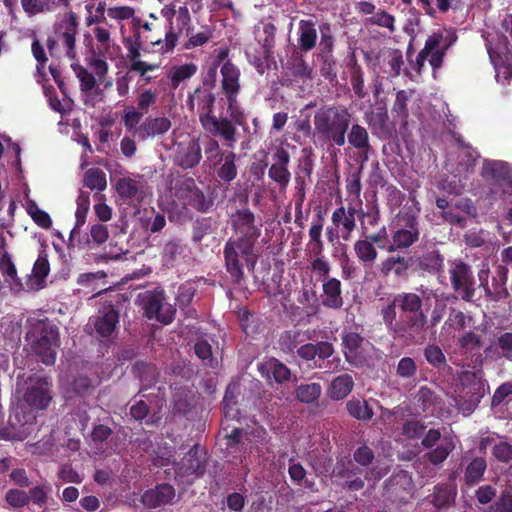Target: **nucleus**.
Returning a JSON list of instances; mask_svg holds the SVG:
<instances>
[{
  "label": "nucleus",
  "mask_w": 512,
  "mask_h": 512,
  "mask_svg": "<svg viewBox=\"0 0 512 512\" xmlns=\"http://www.w3.org/2000/svg\"><path fill=\"white\" fill-rule=\"evenodd\" d=\"M234 237L224 245L225 267L234 285L245 279L244 267L254 271L258 262L257 243L262 235V222L250 208H238L230 216Z\"/></svg>",
  "instance_id": "obj_1"
},
{
  "label": "nucleus",
  "mask_w": 512,
  "mask_h": 512,
  "mask_svg": "<svg viewBox=\"0 0 512 512\" xmlns=\"http://www.w3.org/2000/svg\"><path fill=\"white\" fill-rule=\"evenodd\" d=\"M380 316L393 339L408 341L420 333L427 323L422 299L414 292H401L382 306Z\"/></svg>",
  "instance_id": "obj_2"
},
{
  "label": "nucleus",
  "mask_w": 512,
  "mask_h": 512,
  "mask_svg": "<svg viewBox=\"0 0 512 512\" xmlns=\"http://www.w3.org/2000/svg\"><path fill=\"white\" fill-rule=\"evenodd\" d=\"M216 81V68H210L201 86L187 94L186 106L192 113H197L200 125L209 135L233 134V128L227 117H217L214 113L216 96L213 93Z\"/></svg>",
  "instance_id": "obj_3"
},
{
  "label": "nucleus",
  "mask_w": 512,
  "mask_h": 512,
  "mask_svg": "<svg viewBox=\"0 0 512 512\" xmlns=\"http://www.w3.org/2000/svg\"><path fill=\"white\" fill-rule=\"evenodd\" d=\"M353 120V113L344 105L329 104L314 115V135L328 146L343 147Z\"/></svg>",
  "instance_id": "obj_4"
},
{
  "label": "nucleus",
  "mask_w": 512,
  "mask_h": 512,
  "mask_svg": "<svg viewBox=\"0 0 512 512\" xmlns=\"http://www.w3.org/2000/svg\"><path fill=\"white\" fill-rule=\"evenodd\" d=\"M25 338L42 364L46 366L55 364L60 337L59 328L51 319L37 318V316L27 318Z\"/></svg>",
  "instance_id": "obj_5"
},
{
  "label": "nucleus",
  "mask_w": 512,
  "mask_h": 512,
  "mask_svg": "<svg viewBox=\"0 0 512 512\" xmlns=\"http://www.w3.org/2000/svg\"><path fill=\"white\" fill-rule=\"evenodd\" d=\"M161 15L168 20V31L163 40L157 38L150 42L154 46H160V50L164 53L172 52L183 33L185 36H189L191 16L185 5L179 7L178 10L175 9V6L166 7L161 10Z\"/></svg>",
  "instance_id": "obj_6"
},
{
  "label": "nucleus",
  "mask_w": 512,
  "mask_h": 512,
  "mask_svg": "<svg viewBox=\"0 0 512 512\" xmlns=\"http://www.w3.org/2000/svg\"><path fill=\"white\" fill-rule=\"evenodd\" d=\"M55 37L46 39V47L48 52L53 56L54 50L60 43L69 60L76 59V36L79 34V16L74 12H66L54 24Z\"/></svg>",
  "instance_id": "obj_7"
},
{
  "label": "nucleus",
  "mask_w": 512,
  "mask_h": 512,
  "mask_svg": "<svg viewBox=\"0 0 512 512\" xmlns=\"http://www.w3.org/2000/svg\"><path fill=\"white\" fill-rule=\"evenodd\" d=\"M420 238V223L414 212H401L397 228L391 233V241L386 247L388 253L407 250Z\"/></svg>",
  "instance_id": "obj_8"
},
{
  "label": "nucleus",
  "mask_w": 512,
  "mask_h": 512,
  "mask_svg": "<svg viewBox=\"0 0 512 512\" xmlns=\"http://www.w3.org/2000/svg\"><path fill=\"white\" fill-rule=\"evenodd\" d=\"M450 287L463 301L471 302L476 292V279L472 266L467 262L456 259L448 262Z\"/></svg>",
  "instance_id": "obj_9"
},
{
  "label": "nucleus",
  "mask_w": 512,
  "mask_h": 512,
  "mask_svg": "<svg viewBox=\"0 0 512 512\" xmlns=\"http://www.w3.org/2000/svg\"><path fill=\"white\" fill-rule=\"evenodd\" d=\"M145 316L168 325L175 319L176 309L167 301L165 290H147L140 296Z\"/></svg>",
  "instance_id": "obj_10"
},
{
  "label": "nucleus",
  "mask_w": 512,
  "mask_h": 512,
  "mask_svg": "<svg viewBox=\"0 0 512 512\" xmlns=\"http://www.w3.org/2000/svg\"><path fill=\"white\" fill-rule=\"evenodd\" d=\"M35 415L24 407L17 406L9 414L8 426L0 428V438L5 440H24L31 433Z\"/></svg>",
  "instance_id": "obj_11"
},
{
  "label": "nucleus",
  "mask_w": 512,
  "mask_h": 512,
  "mask_svg": "<svg viewBox=\"0 0 512 512\" xmlns=\"http://www.w3.org/2000/svg\"><path fill=\"white\" fill-rule=\"evenodd\" d=\"M480 176L492 186L493 192H498L499 190L504 192L506 188L512 185L511 171L502 161L485 160L484 164H482Z\"/></svg>",
  "instance_id": "obj_12"
},
{
  "label": "nucleus",
  "mask_w": 512,
  "mask_h": 512,
  "mask_svg": "<svg viewBox=\"0 0 512 512\" xmlns=\"http://www.w3.org/2000/svg\"><path fill=\"white\" fill-rule=\"evenodd\" d=\"M290 160V153L283 147H277L272 153V164L268 170V177L280 188H286L291 181Z\"/></svg>",
  "instance_id": "obj_13"
},
{
  "label": "nucleus",
  "mask_w": 512,
  "mask_h": 512,
  "mask_svg": "<svg viewBox=\"0 0 512 512\" xmlns=\"http://www.w3.org/2000/svg\"><path fill=\"white\" fill-rule=\"evenodd\" d=\"M364 338L356 332H346L342 337V349L346 361L356 368H361L367 364V357L362 351Z\"/></svg>",
  "instance_id": "obj_14"
},
{
  "label": "nucleus",
  "mask_w": 512,
  "mask_h": 512,
  "mask_svg": "<svg viewBox=\"0 0 512 512\" xmlns=\"http://www.w3.org/2000/svg\"><path fill=\"white\" fill-rule=\"evenodd\" d=\"M97 335L108 338L115 332L119 323V312L112 304L103 305L96 316L90 318Z\"/></svg>",
  "instance_id": "obj_15"
},
{
  "label": "nucleus",
  "mask_w": 512,
  "mask_h": 512,
  "mask_svg": "<svg viewBox=\"0 0 512 512\" xmlns=\"http://www.w3.org/2000/svg\"><path fill=\"white\" fill-rule=\"evenodd\" d=\"M24 401L30 407L42 410L51 403V383L45 378L35 379L24 394Z\"/></svg>",
  "instance_id": "obj_16"
},
{
  "label": "nucleus",
  "mask_w": 512,
  "mask_h": 512,
  "mask_svg": "<svg viewBox=\"0 0 512 512\" xmlns=\"http://www.w3.org/2000/svg\"><path fill=\"white\" fill-rule=\"evenodd\" d=\"M380 264L379 272L383 277L390 275L399 279H407L409 270L412 266L414 258L412 256H404L400 254L389 253Z\"/></svg>",
  "instance_id": "obj_17"
},
{
  "label": "nucleus",
  "mask_w": 512,
  "mask_h": 512,
  "mask_svg": "<svg viewBox=\"0 0 512 512\" xmlns=\"http://www.w3.org/2000/svg\"><path fill=\"white\" fill-rule=\"evenodd\" d=\"M227 111L229 112L230 117L228 121L232 125L233 134L229 133L228 135H212L213 137H218L224 145L233 149L237 142V125L244 126L246 125V116L243 110L240 108L238 104L237 97H234V100L231 101L230 98L227 99Z\"/></svg>",
  "instance_id": "obj_18"
},
{
  "label": "nucleus",
  "mask_w": 512,
  "mask_h": 512,
  "mask_svg": "<svg viewBox=\"0 0 512 512\" xmlns=\"http://www.w3.org/2000/svg\"><path fill=\"white\" fill-rule=\"evenodd\" d=\"M0 272L5 283L13 293L27 291V284L18 277L17 268L12 260V256L5 249L0 253Z\"/></svg>",
  "instance_id": "obj_19"
},
{
  "label": "nucleus",
  "mask_w": 512,
  "mask_h": 512,
  "mask_svg": "<svg viewBox=\"0 0 512 512\" xmlns=\"http://www.w3.org/2000/svg\"><path fill=\"white\" fill-rule=\"evenodd\" d=\"M322 305L332 310H340L344 305L342 283L335 277H326L322 283Z\"/></svg>",
  "instance_id": "obj_20"
},
{
  "label": "nucleus",
  "mask_w": 512,
  "mask_h": 512,
  "mask_svg": "<svg viewBox=\"0 0 512 512\" xmlns=\"http://www.w3.org/2000/svg\"><path fill=\"white\" fill-rule=\"evenodd\" d=\"M175 497V488L171 484H157L154 488L146 490L142 503L149 509H154L172 502Z\"/></svg>",
  "instance_id": "obj_21"
},
{
  "label": "nucleus",
  "mask_w": 512,
  "mask_h": 512,
  "mask_svg": "<svg viewBox=\"0 0 512 512\" xmlns=\"http://www.w3.org/2000/svg\"><path fill=\"white\" fill-rule=\"evenodd\" d=\"M206 471L205 462L199 455V445L196 444L190 448L185 456L180 460L177 467V474L180 476L202 477Z\"/></svg>",
  "instance_id": "obj_22"
},
{
  "label": "nucleus",
  "mask_w": 512,
  "mask_h": 512,
  "mask_svg": "<svg viewBox=\"0 0 512 512\" xmlns=\"http://www.w3.org/2000/svg\"><path fill=\"white\" fill-rule=\"evenodd\" d=\"M202 159L201 145L198 139L180 144L176 153V163L182 169L195 168Z\"/></svg>",
  "instance_id": "obj_23"
},
{
  "label": "nucleus",
  "mask_w": 512,
  "mask_h": 512,
  "mask_svg": "<svg viewBox=\"0 0 512 512\" xmlns=\"http://www.w3.org/2000/svg\"><path fill=\"white\" fill-rule=\"evenodd\" d=\"M222 74V94L226 99L230 98L231 101L234 97H238L240 93V70L231 61H227L220 68Z\"/></svg>",
  "instance_id": "obj_24"
},
{
  "label": "nucleus",
  "mask_w": 512,
  "mask_h": 512,
  "mask_svg": "<svg viewBox=\"0 0 512 512\" xmlns=\"http://www.w3.org/2000/svg\"><path fill=\"white\" fill-rule=\"evenodd\" d=\"M172 127V122L167 117H147L139 125L138 138L145 141L149 138H155L165 135Z\"/></svg>",
  "instance_id": "obj_25"
},
{
  "label": "nucleus",
  "mask_w": 512,
  "mask_h": 512,
  "mask_svg": "<svg viewBox=\"0 0 512 512\" xmlns=\"http://www.w3.org/2000/svg\"><path fill=\"white\" fill-rule=\"evenodd\" d=\"M50 271L51 267L49 266L47 253L45 250H42L33 264L31 274L27 277V291H32V289H35L36 291L37 289H42L45 283V278L48 276Z\"/></svg>",
  "instance_id": "obj_26"
},
{
  "label": "nucleus",
  "mask_w": 512,
  "mask_h": 512,
  "mask_svg": "<svg viewBox=\"0 0 512 512\" xmlns=\"http://www.w3.org/2000/svg\"><path fill=\"white\" fill-rule=\"evenodd\" d=\"M132 374L140 381V391L151 389L159 379V371L152 363L138 361L132 366Z\"/></svg>",
  "instance_id": "obj_27"
},
{
  "label": "nucleus",
  "mask_w": 512,
  "mask_h": 512,
  "mask_svg": "<svg viewBox=\"0 0 512 512\" xmlns=\"http://www.w3.org/2000/svg\"><path fill=\"white\" fill-rule=\"evenodd\" d=\"M353 387V377L349 374H340L331 380L327 388V396L333 401L344 400L352 392Z\"/></svg>",
  "instance_id": "obj_28"
},
{
  "label": "nucleus",
  "mask_w": 512,
  "mask_h": 512,
  "mask_svg": "<svg viewBox=\"0 0 512 512\" xmlns=\"http://www.w3.org/2000/svg\"><path fill=\"white\" fill-rule=\"evenodd\" d=\"M358 221L361 235H367L381 221V212L377 201L366 205V210L359 209Z\"/></svg>",
  "instance_id": "obj_29"
},
{
  "label": "nucleus",
  "mask_w": 512,
  "mask_h": 512,
  "mask_svg": "<svg viewBox=\"0 0 512 512\" xmlns=\"http://www.w3.org/2000/svg\"><path fill=\"white\" fill-rule=\"evenodd\" d=\"M413 263H416L417 270L429 274H437L443 268L444 257L439 250H432L422 253Z\"/></svg>",
  "instance_id": "obj_30"
},
{
  "label": "nucleus",
  "mask_w": 512,
  "mask_h": 512,
  "mask_svg": "<svg viewBox=\"0 0 512 512\" xmlns=\"http://www.w3.org/2000/svg\"><path fill=\"white\" fill-rule=\"evenodd\" d=\"M318 32L313 20L301 19L299 21L298 46L302 52L313 50L317 44Z\"/></svg>",
  "instance_id": "obj_31"
},
{
  "label": "nucleus",
  "mask_w": 512,
  "mask_h": 512,
  "mask_svg": "<svg viewBox=\"0 0 512 512\" xmlns=\"http://www.w3.org/2000/svg\"><path fill=\"white\" fill-rule=\"evenodd\" d=\"M416 405L424 413L434 414L441 408V399L431 388L422 386L414 396Z\"/></svg>",
  "instance_id": "obj_32"
},
{
  "label": "nucleus",
  "mask_w": 512,
  "mask_h": 512,
  "mask_svg": "<svg viewBox=\"0 0 512 512\" xmlns=\"http://www.w3.org/2000/svg\"><path fill=\"white\" fill-rule=\"evenodd\" d=\"M353 251L358 262L366 267L373 266L379 255L377 247L363 237L354 242Z\"/></svg>",
  "instance_id": "obj_33"
},
{
  "label": "nucleus",
  "mask_w": 512,
  "mask_h": 512,
  "mask_svg": "<svg viewBox=\"0 0 512 512\" xmlns=\"http://www.w3.org/2000/svg\"><path fill=\"white\" fill-rule=\"evenodd\" d=\"M331 222L335 228L342 230V238L349 240L356 228V220L352 215H346L345 206H338L331 215Z\"/></svg>",
  "instance_id": "obj_34"
},
{
  "label": "nucleus",
  "mask_w": 512,
  "mask_h": 512,
  "mask_svg": "<svg viewBox=\"0 0 512 512\" xmlns=\"http://www.w3.org/2000/svg\"><path fill=\"white\" fill-rule=\"evenodd\" d=\"M348 144L355 150H373L367 128L360 124H352L346 135Z\"/></svg>",
  "instance_id": "obj_35"
},
{
  "label": "nucleus",
  "mask_w": 512,
  "mask_h": 512,
  "mask_svg": "<svg viewBox=\"0 0 512 512\" xmlns=\"http://www.w3.org/2000/svg\"><path fill=\"white\" fill-rule=\"evenodd\" d=\"M429 450L424 454V459L434 466H439L455 450V443L452 438L444 437L439 445Z\"/></svg>",
  "instance_id": "obj_36"
},
{
  "label": "nucleus",
  "mask_w": 512,
  "mask_h": 512,
  "mask_svg": "<svg viewBox=\"0 0 512 512\" xmlns=\"http://www.w3.org/2000/svg\"><path fill=\"white\" fill-rule=\"evenodd\" d=\"M309 331L302 332L300 330L285 331L280 335V349L287 353H292L306 340H311Z\"/></svg>",
  "instance_id": "obj_37"
},
{
  "label": "nucleus",
  "mask_w": 512,
  "mask_h": 512,
  "mask_svg": "<svg viewBox=\"0 0 512 512\" xmlns=\"http://www.w3.org/2000/svg\"><path fill=\"white\" fill-rule=\"evenodd\" d=\"M323 225L324 217L320 210L316 215V219L312 222L310 230H308V237H310L308 245H310L311 252L315 256H321L324 250V243L322 240Z\"/></svg>",
  "instance_id": "obj_38"
},
{
  "label": "nucleus",
  "mask_w": 512,
  "mask_h": 512,
  "mask_svg": "<svg viewBox=\"0 0 512 512\" xmlns=\"http://www.w3.org/2000/svg\"><path fill=\"white\" fill-rule=\"evenodd\" d=\"M349 415L357 421L369 422L374 417V410L368 401L352 398L346 403Z\"/></svg>",
  "instance_id": "obj_39"
},
{
  "label": "nucleus",
  "mask_w": 512,
  "mask_h": 512,
  "mask_svg": "<svg viewBox=\"0 0 512 512\" xmlns=\"http://www.w3.org/2000/svg\"><path fill=\"white\" fill-rule=\"evenodd\" d=\"M197 72L198 66L191 62L181 66H172L168 72L172 89L176 90L182 82L195 76Z\"/></svg>",
  "instance_id": "obj_40"
},
{
  "label": "nucleus",
  "mask_w": 512,
  "mask_h": 512,
  "mask_svg": "<svg viewBox=\"0 0 512 512\" xmlns=\"http://www.w3.org/2000/svg\"><path fill=\"white\" fill-rule=\"evenodd\" d=\"M487 470V460L483 456H477L470 461L465 469L464 479L467 485H476Z\"/></svg>",
  "instance_id": "obj_41"
},
{
  "label": "nucleus",
  "mask_w": 512,
  "mask_h": 512,
  "mask_svg": "<svg viewBox=\"0 0 512 512\" xmlns=\"http://www.w3.org/2000/svg\"><path fill=\"white\" fill-rule=\"evenodd\" d=\"M236 153L228 152L222 153V159L224 163L219 166L216 171V175L220 181L230 183L235 180L238 174L236 161Z\"/></svg>",
  "instance_id": "obj_42"
},
{
  "label": "nucleus",
  "mask_w": 512,
  "mask_h": 512,
  "mask_svg": "<svg viewBox=\"0 0 512 512\" xmlns=\"http://www.w3.org/2000/svg\"><path fill=\"white\" fill-rule=\"evenodd\" d=\"M242 428H235L226 435V453L228 457H232L234 462H242Z\"/></svg>",
  "instance_id": "obj_43"
},
{
  "label": "nucleus",
  "mask_w": 512,
  "mask_h": 512,
  "mask_svg": "<svg viewBox=\"0 0 512 512\" xmlns=\"http://www.w3.org/2000/svg\"><path fill=\"white\" fill-rule=\"evenodd\" d=\"M115 188L120 198L128 201L137 198L140 191V183L133 180V178L123 177L117 179Z\"/></svg>",
  "instance_id": "obj_44"
},
{
  "label": "nucleus",
  "mask_w": 512,
  "mask_h": 512,
  "mask_svg": "<svg viewBox=\"0 0 512 512\" xmlns=\"http://www.w3.org/2000/svg\"><path fill=\"white\" fill-rule=\"evenodd\" d=\"M76 206H78L75 211L76 222L75 227L72 229L70 233V237H72L76 233H79V228L83 227L86 222L87 214L90 207L89 194L81 192L78 196V199H76Z\"/></svg>",
  "instance_id": "obj_45"
},
{
  "label": "nucleus",
  "mask_w": 512,
  "mask_h": 512,
  "mask_svg": "<svg viewBox=\"0 0 512 512\" xmlns=\"http://www.w3.org/2000/svg\"><path fill=\"white\" fill-rule=\"evenodd\" d=\"M362 469L359 467L341 468L336 472L338 478L346 481V487L350 491H358L364 487V480L359 477Z\"/></svg>",
  "instance_id": "obj_46"
},
{
  "label": "nucleus",
  "mask_w": 512,
  "mask_h": 512,
  "mask_svg": "<svg viewBox=\"0 0 512 512\" xmlns=\"http://www.w3.org/2000/svg\"><path fill=\"white\" fill-rule=\"evenodd\" d=\"M320 42L318 57L333 56L334 37L332 34L331 25L327 22L320 24Z\"/></svg>",
  "instance_id": "obj_47"
},
{
  "label": "nucleus",
  "mask_w": 512,
  "mask_h": 512,
  "mask_svg": "<svg viewBox=\"0 0 512 512\" xmlns=\"http://www.w3.org/2000/svg\"><path fill=\"white\" fill-rule=\"evenodd\" d=\"M441 41V34H433L432 36L427 38L426 42H424V48L419 51L414 66V69L418 73H420L422 68L425 67V60L429 58V55L432 53L433 50L439 47Z\"/></svg>",
  "instance_id": "obj_48"
},
{
  "label": "nucleus",
  "mask_w": 512,
  "mask_h": 512,
  "mask_svg": "<svg viewBox=\"0 0 512 512\" xmlns=\"http://www.w3.org/2000/svg\"><path fill=\"white\" fill-rule=\"evenodd\" d=\"M322 393V387L319 383L313 382L301 384L296 389V399L300 403H315Z\"/></svg>",
  "instance_id": "obj_49"
},
{
  "label": "nucleus",
  "mask_w": 512,
  "mask_h": 512,
  "mask_svg": "<svg viewBox=\"0 0 512 512\" xmlns=\"http://www.w3.org/2000/svg\"><path fill=\"white\" fill-rule=\"evenodd\" d=\"M424 359L437 370H443L447 365L446 357L437 344H428L424 347Z\"/></svg>",
  "instance_id": "obj_50"
},
{
  "label": "nucleus",
  "mask_w": 512,
  "mask_h": 512,
  "mask_svg": "<svg viewBox=\"0 0 512 512\" xmlns=\"http://www.w3.org/2000/svg\"><path fill=\"white\" fill-rule=\"evenodd\" d=\"M144 113L133 106H129L124 110L122 122L127 131L132 132L137 137V130L142 123Z\"/></svg>",
  "instance_id": "obj_51"
},
{
  "label": "nucleus",
  "mask_w": 512,
  "mask_h": 512,
  "mask_svg": "<svg viewBox=\"0 0 512 512\" xmlns=\"http://www.w3.org/2000/svg\"><path fill=\"white\" fill-rule=\"evenodd\" d=\"M84 185L91 190L103 191L106 188L105 173L99 168H90L84 174Z\"/></svg>",
  "instance_id": "obj_52"
},
{
  "label": "nucleus",
  "mask_w": 512,
  "mask_h": 512,
  "mask_svg": "<svg viewBox=\"0 0 512 512\" xmlns=\"http://www.w3.org/2000/svg\"><path fill=\"white\" fill-rule=\"evenodd\" d=\"M289 65L293 76L301 79H312L313 68L306 63L302 55H293Z\"/></svg>",
  "instance_id": "obj_53"
},
{
  "label": "nucleus",
  "mask_w": 512,
  "mask_h": 512,
  "mask_svg": "<svg viewBox=\"0 0 512 512\" xmlns=\"http://www.w3.org/2000/svg\"><path fill=\"white\" fill-rule=\"evenodd\" d=\"M71 67L75 71L78 80H80L81 91L83 93L91 92L96 85V79L94 75L89 72L87 68H84V66L71 65Z\"/></svg>",
  "instance_id": "obj_54"
},
{
  "label": "nucleus",
  "mask_w": 512,
  "mask_h": 512,
  "mask_svg": "<svg viewBox=\"0 0 512 512\" xmlns=\"http://www.w3.org/2000/svg\"><path fill=\"white\" fill-rule=\"evenodd\" d=\"M351 86L353 89L354 94L359 99L365 98L367 93L364 90V77H363V71L359 64L354 63V65L351 67Z\"/></svg>",
  "instance_id": "obj_55"
},
{
  "label": "nucleus",
  "mask_w": 512,
  "mask_h": 512,
  "mask_svg": "<svg viewBox=\"0 0 512 512\" xmlns=\"http://www.w3.org/2000/svg\"><path fill=\"white\" fill-rule=\"evenodd\" d=\"M353 459L360 469L367 468L373 463L375 454L371 447L367 444H362L353 452Z\"/></svg>",
  "instance_id": "obj_56"
},
{
  "label": "nucleus",
  "mask_w": 512,
  "mask_h": 512,
  "mask_svg": "<svg viewBox=\"0 0 512 512\" xmlns=\"http://www.w3.org/2000/svg\"><path fill=\"white\" fill-rule=\"evenodd\" d=\"M186 204L200 212H206L213 206L212 200L208 199L200 188L194 191L187 199Z\"/></svg>",
  "instance_id": "obj_57"
},
{
  "label": "nucleus",
  "mask_w": 512,
  "mask_h": 512,
  "mask_svg": "<svg viewBox=\"0 0 512 512\" xmlns=\"http://www.w3.org/2000/svg\"><path fill=\"white\" fill-rule=\"evenodd\" d=\"M409 94L405 90H401L396 94L392 105V113L396 114L401 120L406 121L409 117L407 102Z\"/></svg>",
  "instance_id": "obj_58"
},
{
  "label": "nucleus",
  "mask_w": 512,
  "mask_h": 512,
  "mask_svg": "<svg viewBox=\"0 0 512 512\" xmlns=\"http://www.w3.org/2000/svg\"><path fill=\"white\" fill-rule=\"evenodd\" d=\"M29 215L42 229H51L53 225V221L51 220V216L43 209L39 208L36 204L30 205L27 209Z\"/></svg>",
  "instance_id": "obj_59"
},
{
  "label": "nucleus",
  "mask_w": 512,
  "mask_h": 512,
  "mask_svg": "<svg viewBox=\"0 0 512 512\" xmlns=\"http://www.w3.org/2000/svg\"><path fill=\"white\" fill-rule=\"evenodd\" d=\"M212 232L211 218H201L194 222L192 226V241L200 243L204 237Z\"/></svg>",
  "instance_id": "obj_60"
},
{
  "label": "nucleus",
  "mask_w": 512,
  "mask_h": 512,
  "mask_svg": "<svg viewBox=\"0 0 512 512\" xmlns=\"http://www.w3.org/2000/svg\"><path fill=\"white\" fill-rule=\"evenodd\" d=\"M368 124L377 129H383L388 122L387 110L384 106L376 107L369 115H366Z\"/></svg>",
  "instance_id": "obj_61"
},
{
  "label": "nucleus",
  "mask_w": 512,
  "mask_h": 512,
  "mask_svg": "<svg viewBox=\"0 0 512 512\" xmlns=\"http://www.w3.org/2000/svg\"><path fill=\"white\" fill-rule=\"evenodd\" d=\"M397 375L404 379L413 378L417 373V365L413 358L403 357L397 365Z\"/></svg>",
  "instance_id": "obj_62"
},
{
  "label": "nucleus",
  "mask_w": 512,
  "mask_h": 512,
  "mask_svg": "<svg viewBox=\"0 0 512 512\" xmlns=\"http://www.w3.org/2000/svg\"><path fill=\"white\" fill-rule=\"evenodd\" d=\"M492 455L497 461L507 464L512 460V445L501 441L493 446Z\"/></svg>",
  "instance_id": "obj_63"
},
{
  "label": "nucleus",
  "mask_w": 512,
  "mask_h": 512,
  "mask_svg": "<svg viewBox=\"0 0 512 512\" xmlns=\"http://www.w3.org/2000/svg\"><path fill=\"white\" fill-rule=\"evenodd\" d=\"M489 512H512V493L504 491L499 499L490 506Z\"/></svg>",
  "instance_id": "obj_64"
}]
</instances>
